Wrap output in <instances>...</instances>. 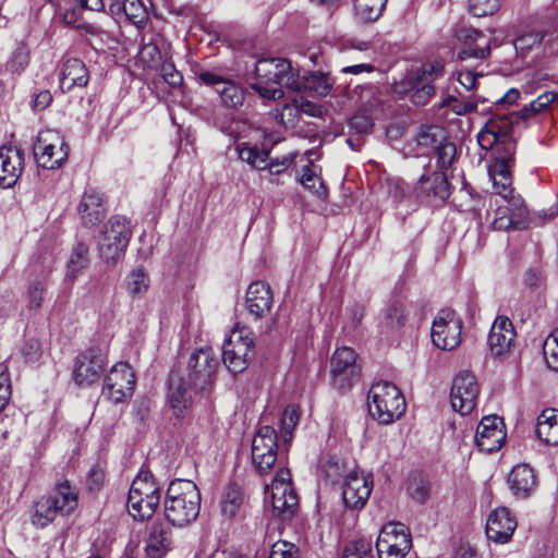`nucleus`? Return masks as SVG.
I'll list each match as a JSON object with an SVG mask.
<instances>
[{
    "instance_id": "obj_59",
    "label": "nucleus",
    "mask_w": 558,
    "mask_h": 558,
    "mask_svg": "<svg viewBox=\"0 0 558 558\" xmlns=\"http://www.w3.org/2000/svg\"><path fill=\"white\" fill-rule=\"evenodd\" d=\"M300 420L298 409L294 405H288L281 416V429L284 441L288 442L292 438V432Z\"/></svg>"
},
{
    "instance_id": "obj_63",
    "label": "nucleus",
    "mask_w": 558,
    "mask_h": 558,
    "mask_svg": "<svg viewBox=\"0 0 558 558\" xmlns=\"http://www.w3.org/2000/svg\"><path fill=\"white\" fill-rule=\"evenodd\" d=\"M269 558H295L294 545L288 542L275 543Z\"/></svg>"
},
{
    "instance_id": "obj_30",
    "label": "nucleus",
    "mask_w": 558,
    "mask_h": 558,
    "mask_svg": "<svg viewBox=\"0 0 558 558\" xmlns=\"http://www.w3.org/2000/svg\"><path fill=\"white\" fill-rule=\"evenodd\" d=\"M272 306V292L270 286L264 281H255L246 291V307L248 313L259 319L265 317Z\"/></svg>"
},
{
    "instance_id": "obj_2",
    "label": "nucleus",
    "mask_w": 558,
    "mask_h": 558,
    "mask_svg": "<svg viewBox=\"0 0 558 558\" xmlns=\"http://www.w3.org/2000/svg\"><path fill=\"white\" fill-rule=\"evenodd\" d=\"M256 83L253 88L266 99L283 97V87L291 89L295 82L291 62L281 58L260 59L255 64Z\"/></svg>"
},
{
    "instance_id": "obj_10",
    "label": "nucleus",
    "mask_w": 558,
    "mask_h": 558,
    "mask_svg": "<svg viewBox=\"0 0 558 558\" xmlns=\"http://www.w3.org/2000/svg\"><path fill=\"white\" fill-rule=\"evenodd\" d=\"M411 547V534L400 522L385 524L376 542L379 558H404Z\"/></svg>"
},
{
    "instance_id": "obj_16",
    "label": "nucleus",
    "mask_w": 558,
    "mask_h": 558,
    "mask_svg": "<svg viewBox=\"0 0 558 558\" xmlns=\"http://www.w3.org/2000/svg\"><path fill=\"white\" fill-rule=\"evenodd\" d=\"M135 374L128 363H117L105 378L102 395L113 403L124 402L133 396Z\"/></svg>"
},
{
    "instance_id": "obj_50",
    "label": "nucleus",
    "mask_w": 558,
    "mask_h": 558,
    "mask_svg": "<svg viewBox=\"0 0 558 558\" xmlns=\"http://www.w3.org/2000/svg\"><path fill=\"white\" fill-rule=\"evenodd\" d=\"M148 287L149 277L142 266L133 269L126 277V289L133 298L146 293Z\"/></svg>"
},
{
    "instance_id": "obj_35",
    "label": "nucleus",
    "mask_w": 558,
    "mask_h": 558,
    "mask_svg": "<svg viewBox=\"0 0 558 558\" xmlns=\"http://www.w3.org/2000/svg\"><path fill=\"white\" fill-rule=\"evenodd\" d=\"M272 513L281 521L290 520L298 510L299 500L292 486H277L270 489Z\"/></svg>"
},
{
    "instance_id": "obj_52",
    "label": "nucleus",
    "mask_w": 558,
    "mask_h": 558,
    "mask_svg": "<svg viewBox=\"0 0 558 558\" xmlns=\"http://www.w3.org/2000/svg\"><path fill=\"white\" fill-rule=\"evenodd\" d=\"M300 182L306 190L313 192L317 197L322 199L327 197V187L325 183L317 178L316 173L310 166H305L303 168V174Z\"/></svg>"
},
{
    "instance_id": "obj_37",
    "label": "nucleus",
    "mask_w": 558,
    "mask_h": 558,
    "mask_svg": "<svg viewBox=\"0 0 558 558\" xmlns=\"http://www.w3.org/2000/svg\"><path fill=\"white\" fill-rule=\"evenodd\" d=\"M171 529L165 522H155L149 531L146 542V551L151 558H161L171 549Z\"/></svg>"
},
{
    "instance_id": "obj_7",
    "label": "nucleus",
    "mask_w": 558,
    "mask_h": 558,
    "mask_svg": "<svg viewBox=\"0 0 558 558\" xmlns=\"http://www.w3.org/2000/svg\"><path fill=\"white\" fill-rule=\"evenodd\" d=\"M132 235L130 221L122 216H113L106 223L99 239V254L107 263L119 259Z\"/></svg>"
},
{
    "instance_id": "obj_1",
    "label": "nucleus",
    "mask_w": 558,
    "mask_h": 558,
    "mask_svg": "<svg viewBox=\"0 0 558 558\" xmlns=\"http://www.w3.org/2000/svg\"><path fill=\"white\" fill-rule=\"evenodd\" d=\"M201 510V494L196 484L187 480H174L169 484L163 500L168 523L185 526L196 520Z\"/></svg>"
},
{
    "instance_id": "obj_51",
    "label": "nucleus",
    "mask_w": 558,
    "mask_h": 558,
    "mask_svg": "<svg viewBox=\"0 0 558 558\" xmlns=\"http://www.w3.org/2000/svg\"><path fill=\"white\" fill-rule=\"evenodd\" d=\"M543 354L548 368L558 372V328L553 330L545 339Z\"/></svg>"
},
{
    "instance_id": "obj_57",
    "label": "nucleus",
    "mask_w": 558,
    "mask_h": 558,
    "mask_svg": "<svg viewBox=\"0 0 558 558\" xmlns=\"http://www.w3.org/2000/svg\"><path fill=\"white\" fill-rule=\"evenodd\" d=\"M342 558H374L372 544L367 539H357L345 546Z\"/></svg>"
},
{
    "instance_id": "obj_36",
    "label": "nucleus",
    "mask_w": 558,
    "mask_h": 558,
    "mask_svg": "<svg viewBox=\"0 0 558 558\" xmlns=\"http://www.w3.org/2000/svg\"><path fill=\"white\" fill-rule=\"evenodd\" d=\"M513 161V154H506L496 159L494 166L489 170L493 179V185L496 193L502 197L513 193L512 177L510 172V162Z\"/></svg>"
},
{
    "instance_id": "obj_14",
    "label": "nucleus",
    "mask_w": 558,
    "mask_h": 558,
    "mask_svg": "<svg viewBox=\"0 0 558 558\" xmlns=\"http://www.w3.org/2000/svg\"><path fill=\"white\" fill-rule=\"evenodd\" d=\"M502 201L505 205L498 206L496 218L492 223L493 229L499 231L525 229L529 223V209L521 195L513 192L502 197Z\"/></svg>"
},
{
    "instance_id": "obj_20",
    "label": "nucleus",
    "mask_w": 558,
    "mask_h": 558,
    "mask_svg": "<svg viewBox=\"0 0 558 558\" xmlns=\"http://www.w3.org/2000/svg\"><path fill=\"white\" fill-rule=\"evenodd\" d=\"M25 161V151L16 145H2L0 147V186L13 187L19 181Z\"/></svg>"
},
{
    "instance_id": "obj_29",
    "label": "nucleus",
    "mask_w": 558,
    "mask_h": 558,
    "mask_svg": "<svg viewBox=\"0 0 558 558\" xmlns=\"http://www.w3.org/2000/svg\"><path fill=\"white\" fill-rule=\"evenodd\" d=\"M507 482L512 495L518 499L529 498L537 487L535 472L525 463L513 466Z\"/></svg>"
},
{
    "instance_id": "obj_15",
    "label": "nucleus",
    "mask_w": 558,
    "mask_h": 558,
    "mask_svg": "<svg viewBox=\"0 0 558 558\" xmlns=\"http://www.w3.org/2000/svg\"><path fill=\"white\" fill-rule=\"evenodd\" d=\"M107 365L106 357L98 348H88L74 361L73 380L80 387H89L97 383Z\"/></svg>"
},
{
    "instance_id": "obj_9",
    "label": "nucleus",
    "mask_w": 558,
    "mask_h": 558,
    "mask_svg": "<svg viewBox=\"0 0 558 558\" xmlns=\"http://www.w3.org/2000/svg\"><path fill=\"white\" fill-rule=\"evenodd\" d=\"M33 153L39 167L56 169L68 159L69 146L57 131L46 130L38 133Z\"/></svg>"
},
{
    "instance_id": "obj_5",
    "label": "nucleus",
    "mask_w": 558,
    "mask_h": 558,
    "mask_svg": "<svg viewBox=\"0 0 558 558\" xmlns=\"http://www.w3.org/2000/svg\"><path fill=\"white\" fill-rule=\"evenodd\" d=\"M160 501V487L149 471H141L134 478L128 497L129 513L144 521L151 518Z\"/></svg>"
},
{
    "instance_id": "obj_48",
    "label": "nucleus",
    "mask_w": 558,
    "mask_h": 558,
    "mask_svg": "<svg viewBox=\"0 0 558 558\" xmlns=\"http://www.w3.org/2000/svg\"><path fill=\"white\" fill-rule=\"evenodd\" d=\"M88 264V246L84 243H77L66 265V277L74 280Z\"/></svg>"
},
{
    "instance_id": "obj_42",
    "label": "nucleus",
    "mask_w": 558,
    "mask_h": 558,
    "mask_svg": "<svg viewBox=\"0 0 558 558\" xmlns=\"http://www.w3.org/2000/svg\"><path fill=\"white\" fill-rule=\"evenodd\" d=\"M387 0H354V16L362 24L377 21L386 7Z\"/></svg>"
},
{
    "instance_id": "obj_41",
    "label": "nucleus",
    "mask_w": 558,
    "mask_h": 558,
    "mask_svg": "<svg viewBox=\"0 0 558 558\" xmlns=\"http://www.w3.org/2000/svg\"><path fill=\"white\" fill-rule=\"evenodd\" d=\"M446 140V130L438 125L423 126L416 135L417 146L423 154L436 150Z\"/></svg>"
},
{
    "instance_id": "obj_64",
    "label": "nucleus",
    "mask_w": 558,
    "mask_h": 558,
    "mask_svg": "<svg viewBox=\"0 0 558 558\" xmlns=\"http://www.w3.org/2000/svg\"><path fill=\"white\" fill-rule=\"evenodd\" d=\"M163 80L172 87H178L183 82L182 74L171 63H166L161 68Z\"/></svg>"
},
{
    "instance_id": "obj_19",
    "label": "nucleus",
    "mask_w": 558,
    "mask_h": 558,
    "mask_svg": "<svg viewBox=\"0 0 558 558\" xmlns=\"http://www.w3.org/2000/svg\"><path fill=\"white\" fill-rule=\"evenodd\" d=\"M189 385L180 372L172 371L168 379L167 401L175 417H184L192 405L193 393L198 391Z\"/></svg>"
},
{
    "instance_id": "obj_53",
    "label": "nucleus",
    "mask_w": 558,
    "mask_h": 558,
    "mask_svg": "<svg viewBox=\"0 0 558 558\" xmlns=\"http://www.w3.org/2000/svg\"><path fill=\"white\" fill-rule=\"evenodd\" d=\"M543 38L544 34L539 31L530 32L517 37L513 41L517 54H520L523 58L526 52L532 50L534 47H538L542 44Z\"/></svg>"
},
{
    "instance_id": "obj_44",
    "label": "nucleus",
    "mask_w": 558,
    "mask_h": 558,
    "mask_svg": "<svg viewBox=\"0 0 558 558\" xmlns=\"http://www.w3.org/2000/svg\"><path fill=\"white\" fill-rule=\"evenodd\" d=\"M50 496L58 500L64 513H70L77 506V489L68 480L58 483Z\"/></svg>"
},
{
    "instance_id": "obj_26",
    "label": "nucleus",
    "mask_w": 558,
    "mask_h": 558,
    "mask_svg": "<svg viewBox=\"0 0 558 558\" xmlns=\"http://www.w3.org/2000/svg\"><path fill=\"white\" fill-rule=\"evenodd\" d=\"M292 90L304 92L313 97H325L332 88L333 81L328 73L322 71H306L303 75L294 71Z\"/></svg>"
},
{
    "instance_id": "obj_55",
    "label": "nucleus",
    "mask_w": 558,
    "mask_h": 558,
    "mask_svg": "<svg viewBox=\"0 0 558 558\" xmlns=\"http://www.w3.org/2000/svg\"><path fill=\"white\" fill-rule=\"evenodd\" d=\"M435 153L437 156V167L439 169L438 171L445 172L451 167L452 162L454 161L457 148L452 142L446 140V142H444L435 150Z\"/></svg>"
},
{
    "instance_id": "obj_27",
    "label": "nucleus",
    "mask_w": 558,
    "mask_h": 558,
    "mask_svg": "<svg viewBox=\"0 0 558 558\" xmlns=\"http://www.w3.org/2000/svg\"><path fill=\"white\" fill-rule=\"evenodd\" d=\"M514 338L515 331L512 322L505 316L497 317L490 328L487 339L490 353L494 356H502L507 354L514 341Z\"/></svg>"
},
{
    "instance_id": "obj_4",
    "label": "nucleus",
    "mask_w": 558,
    "mask_h": 558,
    "mask_svg": "<svg viewBox=\"0 0 558 558\" xmlns=\"http://www.w3.org/2000/svg\"><path fill=\"white\" fill-rule=\"evenodd\" d=\"M369 414L383 424H390L405 411L404 397L399 388L389 381L374 384L367 396Z\"/></svg>"
},
{
    "instance_id": "obj_33",
    "label": "nucleus",
    "mask_w": 558,
    "mask_h": 558,
    "mask_svg": "<svg viewBox=\"0 0 558 558\" xmlns=\"http://www.w3.org/2000/svg\"><path fill=\"white\" fill-rule=\"evenodd\" d=\"M88 81L89 73L82 60L76 58L65 60L59 77L60 88L63 93L72 92L75 87L83 88Z\"/></svg>"
},
{
    "instance_id": "obj_47",
    "label": "nucleus",
    "mask_w": 558,
    "mask_h": 558,
    "mask_svg": "<svg viewBox=\"0 0 558 558\" xmlns=\"http://www.w3.org/2000/svg\"><path fill=\"white\" fill-rule=\"evenodd\" d=\"M239 158L248 163L254 169H265L267 167V159L269 153L264 149H258L256 146H250L247 143H242L236 146Z\"/></svg>"
},
{
    "instance_id": "obj_61",
    "label": "nucleus",
    "mask_w": 558,
    "mask_h": 558,
    "mask_svg": "<svg viewBox=\"0 0 558 558\" xmlns=\"http://www.w3.org/2000/svg\"><path fill=\"white\" fill-rule=\"evenodd\" d=\"M47 283L45 281H34L28 289V303L33 310H38L44 302Z\"/></svg>"
},
{
    "instance_id": "obj_45",
    "label": "nucleus",
    "mask_w": 558,
    "mask_h": 558,
    "mask_svg": "<svg viewBox=\"0 0 558 558\" xmlns=\"http://www.w3.org/2000/svg\"><path fill=\"white\" fill-rule=\"evenodd\" d=\"M242 504L243 495L240 486L236 484L228 485L220 501L221 513L227 518H233L240 510Z\"/></svg>"
},
{
    "instance_id": "obj_62",
    "label": "nucleus",
    "mask_w": 558,
    "mask_h": 558,
    "mask_svg": "<svg viewBox=\"0 0 558 558\" xmlns=\"http://www.w3.org/2000/svg\"><path fill=\"white\" fill-rule=\"evenodd\" d=\"M28 64V54L24 48H17L11 59L9 60L7 68L12 72H20Z\"/></svg>"
},
{
    "instance_id": "obj_38",
    "label": "nucleus",
    "mask_w": 558,
    "mask_h": 558,
    "mask_svg": "<svg viewBox=\"0 0 558 558\" xmlns=\"http://www.w3.org/2000/svg\"><path fill=\"white\" fill-rule=\"evenodd\" d=\"M537 437L548 446H558V413L545 410L537 418Z\"/></svg>"
},
{
    "instance_id": "obj_46",
    "label": "nucleus",
    "mask_w": 558,
    "mask_h": 558,
    "mask_svg": "<svg viewBox=\"0 0 558 558\" xmlns=\"http://www.w3.org/2000/svg\"><path fill=\"white\" fill-rule=\"evenodd\" d=\"M522 282L530 293L537 295L543 294L546 290V275L544 268L539 265L530 266L522 275Z\"/></svg>"
},
{
    "instance_id": "obj_23",
    "label": "nucleus",
    "mask_w": 558,
    "mask_h": 558,
    "mask_svg": "<svg viewBox=\"0 0 558 558\" xmlns=\"http://www.w3.org/2000/svg\"><path fill=\"white\" fill-rule=\"evenodd\" d=\"M501 425L502 421L497 415L482 418L475 434V442L481 451L492 453L501 447L506 439Z\"/></svg>"
},
{
    "instance_id": "obj_17",
    "label": "nucleus",
    "mask_w": 558,
    "mask_h": 558,
    "mask_svg": "<svg viewBox=\"0 0 558 558\" xmlns=\"http://www.w3.org/2000/svg\"><path fill=\"white\" fill-rule=\"evenodd\" d=\"M195 78L202 84L215 87L219 94L222 104L230 109L242 106L245 94L243 88L230 80H226L215 71L205 70L203 68L195 69Z\"/></svg>"
},
{
    "instance_id": "obj_12",
    "label": "nucleus",
    "mask_w": 558,
    "mask_h": 558,
    "mask_svg": "<svg viewBox=\"0 0 558 558\" xmlns=\"http://www.w3.org/2000/svg\"><path fill=\"white\" fill-rule=\"evenodd\" d=\"M278 456L277 433L271 426L258 428L252 440V461L259 474L268 473Z\"/></svg>"
},
{
    "instance_id": "obj_31",
    "label": "nucleus",
    "mask_w": 558,
    "mask_h": 558,
    "mask_svg": "<svg viewBox=\"0 0 558 558\" xmlns=\"http://www.w3.org/2000/svg\"><path fill=\"white\" fill-rule=\"evenodd\" d=\"M356 354L348 347L339 348L331 359V374L335 380H340V387L351 385V380L357 376L355 366Z\"/></svg>"
},
{
    "instance_id": "obj_49",
    "label": "nucleus",
    "mask_w": 558,
    "mask_h": 558,
    "mask_svg": "<svg viewBox=\"0 0 558 558\" xmlns=\"http://www.w3.org/2000/svg\"><path fill=\"white\" fill-rule=\"evenodd\" d=\"M162 41V37L159 34H151L143 36L142 45L140 49V57L142 61L147 63L149 66L157 63L161 59V52L159 44Z\"/></svg>"
},
{
    "instance_id": "obj_32",
    "label": "nucleus",
    "mask_w": 558,
    "mask_h": 558,
    "mask_svg": "<svg viewBox=\"0 0 558 558\" xmlns=\"http://www.w3.org/2000/svg\"><path fill=\"white\" fill-rule=\"evenodd\" d=\"M452 186L448 182L446 172L434 171L430 174H423L415 187L417 196L435 197L441 202L447 201L451 195Z\"/></svg>"
},
{
    "instance_id": "obj_25",
    "label": "nucleus",
    "mask_w": 558,
    "mask_h": 558,
    "mask_svg": "<svg viewBox=\"0 0 558 558\" xmlns=\"http://www.w3.org/2000/svg\"><path fill=\"white\" fill-rule=\"evenodd\" d=\"M517 527V520L506 507L494 510L486 522V535L495 543L505 544L510 541Z\"/></svg>"
},
{
    "instance_id": "obj_21",
    "label": "nucleus",
    "mask_w": 558,
    "mask_h": 558,
    "mask_svg": "<svg viewBox=\"0 0 558 558\" xmlns=\"http://www.w3.org/2000/svg\"><path fill=\"white\" fill-rule=\"evenodd\" d=\"M373 489V481L356 471H350L342 483V500L347 508L362 509Z\"/></svg>"
},
{
    "instance_id": "obj_13",
    "label": "nucleus",
    "mask_w": 558,
    "mask_h": 558,
    "mask_svg": "<svg viewBox=\"0 0 558 558\" xmlns=\"http://www.w3.org/2000/svg\"><path fill=\"white\" fill-rule=\"evenodd\" d=\"M462 319L456 312L445 308L438 312L432 326V341L441 350H453L461 341Z\"/></svg>"
},
{
    "instance_id": "obj_60",
    "label": "nucleus",
    "mask_w": 558,
    "mask_h": 558,
    "mask_svg": "<svg viewBox=\"0 0 558 558\" xmlns=\"http://www.w3.org/2000/svg\"><path fill=\"white\" fill-rule=\"evenodd\" d=\"M21 353L26 363H36L41 356V344L35 338L26 339L21 348Z\"/></svg>"
},
{
    "instance_id": "obj_54",
    "label": "nucleus",
    "mask_w": 558,
    "mask_h": 558,
    "mask_svg": "<svg viewBox=\"0 0 558 558\" xmlns=\"http://www.w3.org/2000/svg\"><path fill=\"white\" fill-rule=\"evenodd\" d=\"M441 107H450L459 116H464L476 110L477 101L474 99H459L453 95H448L441 101Z\"/></svg>"
},
{
    "instance_id": "obj_11",
    "label": "nucleus",
    "mask_w": 558,
    "mask_h": 558,
    "mask_svg": "<svg viewBox=\"0 0 558 558\" xmlns=\"http://www.w3.org/2000/svg\"><path fill=\"white\" fill-rule=\"evenodd\" d=\"M218 360L210 348H202L193 352L189 359L183 376L191 387L206 389L215 379Z\"/></svg>"
},
{
    "instance_id": "obj_3",
    "label": "nucleus",
    "mask_w": 558,
    "mask_h": 558,
    "mask_svg": "<svg viewBox=\"0 0 558 558\" xmlns=\"http://www.w3.org/2000/svg\"><path fill=\"white\" fill-rule=\"evenodd\" d=\"M444 65L440 62L424 64L422 68L410 71L399 82L391 86L392 92L401 97L410 95L415 106H425L435 95L433 82L442 74Z\"/></svg>"
},
{
    "instance_id": "obj_58",
    "label": "nucleus",
    "mask_w": 558,
    "mask_h": 558,
    "mask_svg": "<svg viewBox=\"0 0 558 558\" xmlns=\"http://www.w3.org/2000/svg\"><path fill=\"white\" fill-rule=\"evenodd\" d=\"M408 492L413 500L424 502L428 498L429 484L422 476L414 475L409 480Z\"/></svg>"
},
{
    "instance_id": "obj_8",
    "label": "nucleus",
    "mask_w": 558,
    "mask_h": 558,
    "mask_svg": "<svg viewBox=\"0 0 558 558\" xmlns=\"http://www.w3.org/2000/svg\"><path fill=\"white\" fill-rule=\"evenodd\" d=\"M519 122L514 111L508 114H494L478 132V145L485 150L502 145L506 154H513L514 143L510 134L513 125Z\"/></svg>"
},
{
    "instance_id": "obj_43",
    "label": "nucleus",
    "mask_w": 558,
    "mask_h": 558,
    "mask_svg": "<svg viewBox=\"0 0 558 558\" xmlns=\"http://www.w3.org/2000/svg\"><path fill=\"white\" fill-rule=\"evenodd\" d=\"M320 471L326 481L331 484L344 482L345 475L350 471H355L353 468L338 456H329L326 460L322 461Z\"/></svg>"
},
{
    "instance_id": "obj_28",
    "label": "nucleus",
    "mask_w": 558,
    "mask_h": 558,
    "mask_svg": "<svg viewBox=\"0 0 558 558\" xmlns=\"http://www.w3.org/2000/svg\"><path fill=\"white\" fill-rule=\"evenodd\" d=\"M77 211L84 226H97L106 217L102 195L94 189L85 190L77 206Z\"/></svg>"
},
{
    "instance_id": "obj_6",
    "label": "nucleus",
    "mask_w": 558,
    "mask_h": 558,
    "mask_svg": "<svg viewBox=\"0 0 558 558\" xmlns=\"http://www.w3.org/2000/svg\"><path fill=\"white\" fill-rule=\"evenodd\" d=\"M255 356V337L246 327L232 330L222 347V361L233 374L245 371Z\"/></svg>"
},
{
    "instance_id": "obj_24",
    "label": "nucleus",
    "mask_w": 558,
    "mask_h": 558,
    "mask_svg": "<svg viewBox=\"0 0 558 558\" xmlns=\"http://www.w3.org/2000/svg\"><path fill=\"white\" fill-rule=\"evenodd\" d=\"M364 96L371 97L363 104L364 110L356 112L349 121L350 133L356 135H366L372 131L374 122L371 113L385 111L381 95L377 89L368 87L364 90Z\"/></svg>"
},
{
    "instance_id": "obj_40",
    "label": "nucleus",
    "mask_w": 558,
    "mask_h": 558,
    "mask_svg": "<svg viewBox=\"0 0 558 558\" xmlns=\"http://www.w3.org/2000/svg\"><path fill=\"white\" fill-rule=\"evenodd\" d=\"M64 513L59 506L58 500L50 495L41 497L35 505V513L33 515L34 524L44 527L54 520L57 514Z\"/></svg>"
},
{
    "instance_id": "obj_34",
    "label": "nucleus",
    "mask_w": 558,
    "mask_h": 558,
    "mask_svg": "<svg viewBox=\"0 0 558 558\" xmlns=\"http://www.w3.org/2000/svg\"><path fill=\"white\" fill-rule=\"evenodd\" d=\"M116 19L125 17L126 21L142 28L148 21V11L141 0H114L109 7Z\"/></svg>"
},
{
    "instance_id": "obj_39",
    "label": "nucleus",
    "mask_w": 558,
    "mask_h": 558,
    "mask_svg": "<svg viewBox=\"0 0 558 558\" xmlns=\"http://www.w3.org/2000/svg\"><path fill=\"white\" fill-rule=\"evenodd\" d=\"M408 319L407 308L403 302L395 300L383 312L381 329L385 332H393L405 326Z\"/></svg>"
},
{
    "instance_id": "obj_22",
    "label": "nucleus",
    "mask_w": 558,
    "mask_h": 558,
    "mask_svg": "<svg viewBox=\"0 0 558 558\" xmlns=\"http://www.w3.org/2000/svg\"><path fill=\"white\" fill-rule=\"evenodd\" d=\"M457 39L464 44V47L459 51L458 57L460 60L485 59L490 53L489 40L478 29L461 26L454 33Z\"/></svg>"
},
{
    "instance_id": "obj_18",
    "label": "nucleus",
    "mask_w": 558,
    "mask_h": 558,
    "mask_svg": "<svg viewBox=\"0 0 558 558\" xmlns=\"http://www.w3.org/2000/svg\"><path fill=\"white\" fill-rule=\"evenodd\" d=\"M478 385L473 374L459 373L452 383L450 401L452 409L462 415L470 414L476 404Z\"/></svg>"
},
{
    "instance_id": "obj_56",
    "label": "nucleus",
    "mask_w": 558,
    "mask_h": 558,
    "mask_svg": "<svg viewBox=\"0 0 558 558\" xmlns=\"http://www.w3.org/2000/svg\"><path fill=\"white\" fill-rule=\"evenodd\" d=\"M504 0H470L469 10L474 16H486L496 13Z\"/></svg>"
}]
</instances>
